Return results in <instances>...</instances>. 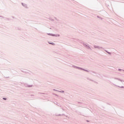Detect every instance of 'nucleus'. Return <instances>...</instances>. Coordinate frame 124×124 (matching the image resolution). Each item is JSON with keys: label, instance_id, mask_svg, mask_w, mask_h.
Segmentation results:
<instances>
[{"label": "nucleus", "instance_id": "obj_1", "mask_svg": "<svg viewBox=\"0 0 124 124\" xmlns=\"http://www.w3.org/2000/svg\"><path fill=\"white\" fill-rule=\"evenodd\" d=\"M49 44H51V45H55V43H49Z\"/></svg>", "mask_w": 124, "mask_h": 124}, {"label": "nucleus", "instance_id": "obj_2", "mask_svg": "<svg viewBox=\"0 0 124 124\" xmlns=\"http://www.w3.org/2000/svg\"><path fill=\"white\" fill-rule=\"evenodd\" d=\"M3 99H4L5 100H6V98H3Z\"/></svg>", "mask_w": 124, "mask_h": 124}]
</instances>
